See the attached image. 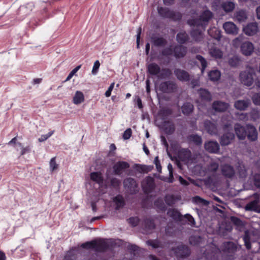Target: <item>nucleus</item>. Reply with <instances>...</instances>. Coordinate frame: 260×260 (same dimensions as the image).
<instances>
[{"label": "nucleus", "mask_w": 260, "mask_h": 260, "mask_svg": "<svg viewBox=\"0 0 260 260\" xmlns=\"http://www.w3.org/2000/svg\"><path fill=\"white\" fill-rule=\"evenodd\" d=\"M235 134L239 140H244L246 138L251 142H254L257 139V132L252 124H248L245 126L236 123L234 125Z\"/></svg>", "instance_id": "obj_1"}, {"label": "nucleus", "mask_w": 260, "mask_h": 260, "mask_svg": "<svg viewBox=\"0 0 260 260\" xmlns=\"http://www.w3.org/2000/svg\"><path fill=\"white\" fill-rule=\"evenodd\" d=\"M213 16L212 12L210 10L207 9L201 13L198 18L188 20L187 23L190 26L201 27L203 30H205Z\"/></svg>", "instance_id": "obj_2"}, {"label": "nucleus", "mask_w": 260, "mask_h": 260, "mask_svg": "<svg viewBox=\"0 0 260 260\" xmlns=\"http://www.w3.org/2000/svg\"><path fill=\"white\" fill-rule=\"evenodd\" d=\"M157 12L162 18L169 19L174 22L180 21L182 17L180 12L173 11L167 7H158Z\"/></svg>", "instance_id": "obj_3"}, {"label": "nucleus", "mask_w": 260, "mask_h": 260, "mask_svg": "<svg viewBox=\"0 0 260 260\" xmlns=\"http://www.w3.org/2000/svg\"><path fill=\"white\" fill-rule=\"evenodd\" d=\"M171 114V111L169 109H165L161 111L159 115L161 116V119L164 120L162 127L165 132L167 134L171 135L175 131V126L172 121L166 120L167 117Z\"/></svg>", "instance_id": "obj_4"}, {"label": "nucleus", "mask_w": 260, "mask_h": 260, "mask_svg": "<svg viewBox=\"0 0 260 260\" xmlns=\"http://www.w3.org/2000/svg\"><path fill=\"white\" fill-rule=\"evenodd\" d=\"M123 187L132 195L138 192L139 188L138 184L135 179L128 177L123 180Z\"/></svg>", "instance_id": "obj_5"}, {"label": "nucleus", "mask_w": 260, "mask_h": 260, "mask_svg": "<svg viewBox=\"0 0 260 260\" xmlns=\"http://www.w3.org/2000/svg\"><path fill=\"white\" fill-rule=\"evenodd\" d=\"M177 85L173 81H165L161 82L158 85V90L164 93H172L177 90Z\"/></svg>", "instance_id": "obj_6"}, {"label": "nucleus", "mask_w": 260, "mask_h": 260, "mask_svg": "<svg viewBox=\"0 0 260 260\" xmlns=\"http://www.w3.org/2000/svg\"><path fill=\"white\" fill-rule=\"evenodd\" d=\"M254 76L255 73L253 69L252 68L242 71L240 74L241 82L242 84L247 86H250L252 85Z\"/></svg>", "instance_id": "obj_7"}, {"label": "nucleus", "mask_w": 260, "mask_h": 260, "mask_svg": "<svg viewBox=\"0 0 260 260\" xmlns=\"http://www.w3.org/2000/svg\"><path fill=\"white\" fill-rule=\"evenodd\" d=\"M141 187L145 194L152 193L155 187V179L151 176H146L141 182Z\"/></svg>", "instance_id": "obj_8"}, {"label": "nucleus", "mask_w": 260, "mask_h": 260, "mask_svg": "<svg viewBox=\"0 0 260 260\" xmlns=\"http://www.w3.org/2000/svg\"><path fill=\"white\" fill-rule=\"evenodd\" d=\"M175 256L177 257L184 258L188 257L190 254V250L185 245H180L173 248Z\"/></svg>", "instance_id": "obj_9"}, {"label": "nucleus", "mask_w": 260, "mask_h": 260, "mask_svg": "<svg viewBox=\"0 0 260 260\" xmlns=\"http://www.w3.org/2000/svg\"><path fill=\"white\" fill-rule=\"evenodd\" d=\"M94 250L97 252H103L106 251L110 247L108 240L99 238L94 240Z\"/></svg>", "instance_id": "obj_10"}, {"label": "nucleus", "mask_w": 260, "mask_h": 260, "mask_svg": "<svg viewBox=\"0 0 260 260\" xmlns=\"http://www.w3.org/2000/svg\"><path fill=\"white\" fill-rule=\"evenodd\" d=\"M222 175L226 178H233L235 175V170L233 166L224 164L221 166Z\"/></svg>", "instance_id": "obj_11"}, {"label": "nucleus", "mask_w": 260, "mask_h": 260, "mask_svg": "<svg viewBox=\"0 0 260 260\" xmlns=\"http://www.w3.org/2000/svg\"><path fill=\"white\" fill-rule=\"evenodd\" d=\"M254 50L253 44L249 41L242 42L240 45V51L246 56H250Z\"/></svg>", "instance_id": "obj_12"}, {"label": "nucleus", "mask_w": 260, "mask_h": 260, "mask_svg": "<svg viewBox=\"0 0 260 260\" xmlns=\"http://www.w3.org/2000/svg\"><path fill=\"white\" fill-rule=\"evenodd\" d=\"M174 74L177 79L182 82H188L190 79V75L185 70L176 68L174 71Z\"/></svg>", "instance_id": "obj_13"}, {"label": "nucleus", "mask_w": 260, "mask_h": 260, "mask_svg": "<svg viewBox=\"0 0 260 260\" xmlns=\"http://www.w3.org/2000/svg\"><path fill=\"white\" fill-rule=\"evenodd\" d=\"M187 52V47L182 45H176L173 47V55L176 59L183 58Z\"/></svg>", "instance_id": "obj_14"}, {"label": "nucleus", "mask_w": 260, "mask_h": 260, "mask_svg": "<svg viewBox=\"0 0 260 260\" xmlns=\"http://www.w3.org/2000/svg\"><path fill=\"white\" fill-rule=\"evenodd\" d=\"M129 164L125 161H118L113 166V173L115 175H120L121 171L129 168Z\"/></svg>", "instance_id": "obj_15"}, {"label": "nucleus", "mask_w": 260, "mask_h": 260, "mask_svg": "<svg viewBox=\"0 0 260 260\" xmlns=\"http://www.w3.org/2000/svg\"><path fill=\"white\" fill-rule=\"evenodd\" d=\"M205 150L210 153L217 154L219 152L220 147L216 141H210L204 144Z\"/></svg>", "instance_id": "obj_16"}, {"label": "nucleus", "mask_w": 260, "mask_h": 260, "mask_svg": "<svg viewBox=\"0 0 260 260\" xmlns=\"http://www.w3.org/2000/svg\"><path fill=\"white\" fill-rule=\"evenodd\" d=\"M235 138V134L232 132L223 134L219 138V142L222 146H228Z\"/></svg>", "instance_id": "obj_17"}, {"label": "nucleus", "mask_w": 260, "mask_h": 260, "mask_svg": "<svg viewBox=\"0 0 260 260\" xmlns=\"http://www.w3.org/2000/svg\"><path fill=\"white\" fill-rule=\"evenodd\" d=\"M244 33L248 36L254 35L258 31V25L256 22L248 23L243 27Z\"/></svg>", "instance_id": "obj_18"}, {"label": "nucleus", "mask_w": 260, "mask_h": 260, "mask_svg": "<svg viewBox=\"0 0 260 260\" xmlns=\"http://www.w3.org/2000/svg\"><path fill=\"white\" fill-rule=\"evenodd\" d=\"M223 27L228 34L236 35L238 33L239 29L232 22H226L223 25Z\"/></svg>", "instance_id": "obj_19"}, {"label": "nucleus", "mask_w": 260, "mask_h": 260, "mask_svg": "<svg viewBox=\"0 0 260 260\" xmlns=\"http://www.w3.org/2000/svg\"><path fill=\"white\" fill-rule=\"evenodd\" d=\"M143 226L145 232L149 233L155 229L156 227L154 219L151 217L144 218L143 221Z\"/></svg>", "instance_id": "obj_20"}, {"label": "nucleus", "mask_w": 260, "mask_h": 260, "mask_svg": "<svg viewBox=\"0 0 260 260\" xmlns=\"http://www.w3.org/2000/svg\"><path fill=\"white\" fill-rule=\"evenodd\" d=\"M167 215L176 221H183V216L177 209L170 208L168 210Z\"/></svg>", "instance_id": "obj_21"}, {"label": "nucleus", "mask_w": 260, "mask_h": 260, "mask_svg": "<svg viewBox=\"0 0 260 260\" xmlns=\"http://www.w3.org/2000/svg\"><path fill=\"white\" fill-rule=\"evenodd\" d=\"M204 127L208 134L211 135H215L217 134L218 131L216 125L210 120H205Z\"/></svg>", "instance_id": "obj_22"}, {"label": "nucleus", "mask_w": 260, "mask_h": 260, "mask_svg": "<svg viewBox=\"0 0 260 260\" xmlns=\"http://www.w3.org/2000/svg\"><path fill=\"white\" fill-rule=\"evenodd\" d=\"M198 93L202 101L210 102L212 100V94L207 89L200 88L198 90Z\"/></svg>", "instance_id": "obj_23"}, {"label": "nucleus", "mask_w": 260, "mask_h": 260, "mask_svg": "<svg viewBox=\"0 0 260 260\" xmlns=\"http://www.w3.org/2000/svg\"><path fill=\"white\" fill-rule=\"evenodd\" d=\"M229 107V104L225 102L216 101L212 104V108L216 112H223L225 111Z\"/></svg>", "instance_id": "obj_24"}, {"label": "nucleus", "mask_w": 260, "mask_h": 260, "mask_svg": "<svg viewBox=\"0 0 260 260\" xmlns=\"http://www.w3.org/2000/svg\"><path fill=\"white\" fill-rule=\"evenodd\" d=\"M237 175L239 178L245 179L247 176V170L244 164L238 161L236 166Z\"/></svg>", "instance_id": "obj_25"}, {"label": "nucleus", "mask_w": 260, "mask_h": 260, "mask_svg": "<svg viewBox=\"0 0 260 260\" xmlns=\"http://www.w3.org/2000/svg\"><path fill=\"white\" fill-rule=\"evenodd\" d=\"M191 151L188 149L182 148L178 152V158L182 161L187 162L191 157Z\"/></svg>", "instance_id": "obj_26"}, {"label": "nucleus", "mask_w": 260, "mask_h": 260, "mask_svg": "<svg viewBox=\"0 0 260 260\" xmlns=\"http://www.w3.org/2000/svg\"><path fill=\"white\" fill-rule=\"evenodd\" d=\"M148 73L152 76H158L161 71L160 67L155 62H151L148 65Z\"/></svg>", "instance_id": "obj_27"}, {"label": "nucleus", "mask_w": 260, "mask_h": 260, "mask_svg": "<svg viewBox=\"0 0 260 260\" xmlns=\"http://www.w3.org/2000/svg\"><path fill=\"white\" fill-rule=\"evenodd\" d=\"M200 28L196 27V28H193L190 32L192 38L197 42L202 41L203 39V34L202 31L200 29Z\"/></svg>", "instance_id": "obj_28"}, {"label": "nucleus", "mask_w": 260, "mask_h": 260, "mask_svg": "<svg viewBox=\"0 0 260 260\" xmlns=\"http://www.w3.org/2000/svg\"><path fill=\"white\" fill-rule=\"evenodd\" d=\"M113 201L115 204V209L119 210L125 205V202L123 196L120 194L116 195L113 198Z\"/></svg>", "instance_id": "obj_29"}, {"label": "nucleus", "mask_w": 260, "mask_h": 260, "mask_svg": "<svg viewBox=\"0 0 260 260\" xmlns=\"http://www.w3.org/2000/svg\"><path fill=\"white\" fill-rule=\"evenodd\" d=\"M90 177L91 180L96 182L99 185H102L103 184L104 178L100 172H91Z\"/></svg>", "instance_id": "obj_30"}, {"label": "nucleus", "mask_w": 260, "mask_h": 260, "mask_svg": "<svg viewBox=\"0 0 260 260\" xmlns=\"http://www.w3.org/2000/svg\"><path fill=\"white\" fill-rule=\"evenodd\" d=\"M34 7V5L32 3H29L26 5L21 6L19 7V12L20 14H24V16H27L30 14Z\"/></svg>", "instance_id": "obj_31"}, {"label": "nucleus", "mask_w": 260, "mask_h": 260, "mask_svg": "<svg viewBox=\"0 0 260 260\" xmlns=\"http://www.w3.org/2000/svg\"><path fill=\"white\" fill-rule=\"evenodd\" d=\"M251 234L248 230L244 231L243 240L244 245L247 250H250L251 248Z\"/></svg>", "instance_id": "obj_32"}, {"label": "nucleus", "mask_w": 260, "mask_h": 260, "mask_svg": "<svg viewBox=\"0 0 260 260\" xmlns=\"http://www.w3.org/2000/svg\"><path fill=\"white\" fill-rule=\"evenodd\" d=\"M151 42L157 47H162L167 44V41L164 38L158 36L152 37Z\"/></svg>", "instance_id": "obj_33"}, {"label": "nucleus", "mask_w": 260, "mask_h": 260, "mask_svg": "<svg viewBox=\"0 0 260 260\" xmlns=\"http://www.w3.org/2000/svg\"><path fill=\"white\" fill-rule=\"evenodd\" d=\"M208 77L210 81L212 82L218 81L221 77V73L218 70H213L208 73Z\"/></svg>", "instance_id": "obj_34"}, {"label": "nucleus", "mask_w": 260, "mask_h": 260, "mask_svg": "<svg viewBox=\"0 0 260 260\" xmlns=\"http://www.w3.org/2000/svg\"><path fill=\"white\" fill-rule=\"evenodd\" d=\"M153 167L151 166H147L145 165L135 164V169L140 173H147L151 170Z\"/></svg>", "instance_id": "obj_35"}, {"label": "nucleus", "mask_w": 260, "mask_h": 260, "mask_svg": "<svg viewBox=\"0 0 260 260\" xmlns=\"http://www.w3.org/2000/svg\"><path fill=\"white\" fill-rule=\"evenodd\" d=\"M188 39V36L185 31L179 32L176 35V40L180 45L185 44Z\"/></svg>", "instance_id": "obj_36"}, {"label": "nucleus", "mask_w": 260, "mask_h": 260, "mask_svg": "<svg viewBox=\"0 0 260 260\" xmlns=\"http://www.w3.org/2000/svg\"><path fill=\"white\" fill-rule=\"evenodd\" d=\"M193 109V105L188 102L184 103L181 107L182 113L186 116L189 115L192 112Z\"/></svg>", "instance_id": "obj_37"}, {"label": "nucleus", "mask_w": 260, "mask_h": 260, "mask_svg": "<svg viewBox=\"0 0 260 260\" xmlns=\"http://www.w3.org/2000/svg\"><path fill=\"white\" fill-rule=\"evenodd\" d=\"M221 8L226 13L231 12L235 9L234 3L231 1L223 2L221 4Z\"/></svg>", "instance_id": "obj_38"}, {"label": "nucleus", "mask_w": 260, "mask_h": 260, "mask_svg": "<svg viewBox=\"0 0 260 260\" xmlns=\"http://www.w3.org/2000/svg\"><path fill=\"white\" fill-rule=\"evenodd\" d=\"M241 63V58L237 55H234L229 58L228 63L233 68L238 67Z\"/></svg>", "instance_id": "obj_39"}, {"label": "nucleus", "mask_w": 260, "mask_h": 260, "mask_svg": "<svg viewBox=\"0 0 260 260\" xmlns=\"http://www.w3.org/2000/svg\"><path fill=\"white\" fill-rule=\"evenodd\" d=\"M210 55L216 59H221L223 57V52L217 47H212L210 49Z\"/></svg>", "instance_id": "obj_40"}, {"label": "nucleus", "mask_w": 260, "mask_h": 260, "mask_svg": "<svg viewBox=\"0 0 260 260\" xmlns=\"http://www.w3.org/2000/svg\"><path fill=\"white\" fill-rule=\"evenodd\" d=\"M84 95L80 91H76L73 97V103L75 105H79L84 102Z\"/></svg>", "instance_id": "obj_41"}, {"label": "nucleus", "mask_w": 260, "mask_h": 260, "mask_svg": "<svg viewBox=\"0 0 260 260\" xmlns=\"http://www.w3.org/2000/svg\"><path fill=\"white\" fill-rule=\"evenodd\" d=\"M154 205L160 211L165 212L167 210V207L164 203L163 200L160 198H157L154 201Z\"/></svg>", "instance_id": "obj_42"}, {"label": "nucleus", "mask_w": 260, "mask_h": 260, "mask_svg": "<svg viewBox=\"0 0 260 260\" xmlns=\"http://www.w3.org/2000/svg\"><path fill=\"white\" fill-rule=\"evenodd\" d=\"M248 102L244 100H238L235 102L234 106L236 109L240 111L246 110L248 106Z\"/></svg>", "instance_id": "obj_43"}, {"label": "nucleus", "mask_w": 260, "mask_h": 260, "mask_svg": "<svg viewBox=\"0 0 260 260\" xmlns=\"http://www.w3.org/2000/svg\"><path fill=\"white\" fill-rule=\"evenodd\" d=\"M188 140L193 142L197 145H201L202 143V139L198 134H191L187 137Z\"/></svg>", "instance_id": "obj_44"}, {"label": "nucleus", "mask_w": 260, "mask_h": 260, "mask_svg": "<svg viewBox=\"0 0 260 260\" xmlns=\"http://www.w3.org/2000/svg\"><path fill=\"white\" fill-rule=\"evenodd\" d=\"M247 17L245 11L243 10L236 12L235 14V18L239 22H244Z\"/></svg>", "instance_id": "obj_45"}, {"label": "nucleus", "mask_w": 260, "mask_h": 260, "mask_svg": "<svg viewBox=\"0 0 260 260\" xmlns=\"http://www.w3.org/2000/svg\"><path fill=\"white\" fill-rule=\"evenodd\" d=\"M202 242V237L200 236L193 235L190 236L189 238V242L192 246H198Z\"/></svg>", "instance_id": "obj_46"}, {"label": "nucleus", "mask_w": 260, "mask_h": 260, "mask_svg": "<svg viewBox=\"0 0 260 260\" xmlns=\"http://www.w3.org/2000/svg\"><path fill=\"white\" fill-rule=\"evenodd\" d=\"M231 221L233 223L235 226H236L237 229H241L244 226V224L242 220L234 216H232L230 218Z\"/></svg>", "instance_id": "obj_47"}, {"label": "nucleus", "mask_w": 260, "mask_h": 260, "mask_svg": "<svg viewBox=\"0 0 260 260\" xmlns=\"http://www.w3.org/2000/svg\"><path fill=\"white\" fill-rule=\"evenodd\" d=\"M196 58L200 62L202 66V68L201 69V72L202 73H204L205 69L207 66V62L206 59L204 57H203L202 55L200 54H197L196 56Z\"/></svg>", "instance_id": "obj_48"}, {"label": "nucleus", "mask_w": 260, "mask_h": 260, "mask_svg": "<svg viewBox=\"0 0 260 260\" xmlns=\"http://www.w3.org/2000/svg\"><path fill=\"white\" fill-rule=\"evenodd\" d=\"M172 74V71L169 69H163L160 74L158 76L159 79H164L170 77Z\"/></svg>", "instance_id": "obj_49"}, {"label": "nucleus", "mask_w": 260, "mask_h": 260, "mask_svg": "<svg viewBox=\"0 0 260 260\" xmlns=\"http://www.w3.org/2000/svg\"><path fill=\"white\" fill-rule=\"evenodd\" d=\"M225 249L228 252L236 250L237 249L236 245L232 241H228L224 243Z\"/></svg>", "instance_id": "obj_50"}, {"label": "nucleus", "mask_w": 260, "mask_h": 260, "mask_svg": "<svg viewBox=\"0 0 260 260\" xmlns=\"http://www.w3.org/2000/svg\"><path fill=\"white\" fill-rule=\"evenodd\" d=\"M121 184V181L120 179L115 177H113L110 179V185L115 189H118Z\"/></svg>", "instance_id": "obj_51"}, {"label": "nucleus", "mask_w": 260, "mask_h": 260, "mask_svg": "<svg viewBox=\"0 0 260 260\" xmlns=\"http://www.w3.org/2000/svg\"><path fill=\"white\" fill-rule=\"evenodd\" d=\"M94 240L87 241L86 242L83 243L81 245V247L83 248H85L86 249H93L94 250Z\"/></svg>", "instance_id": "obj_52"}, {"label": "nucleus", "mask_w": 260, "mask_h": 260, "mask_svg": "<svg viewBox=\"0 0 260 260\" xmlns=\"http://www.w3.org/2000/svg\"><path fill=\"white\" fill-rule=\"evenodd\" d=\"M128 223L131 224L132 227L137 226L140 221V219L138 217H131L128 219Z\"/></svg>", "instance_id": "obj_53"}, {"label": "nucleus", "mask_w": 260, "mask_h": 260, "mask_svg": "<svg viewBox=\"0 0 260 260\" xmlns=\"http://www.w3.org/2000/svg\"><path fill=\"white\" fill-rule=\"evenodd\" d=\"M183 216V219L185 218L188 221V223L192 226H194L196 224V221L194 218L190 214L187 213Z\"/></svg>", "instance_id": "obj_54"}, {"label": "nucleus", "mask_w": 260, "mask_h": 260, "mask_svg": "<svg viewBox=\"0 0 260 260\" xmlns=\"http://www.w3.org/2000/svg\"><path fill=\"white\" fill-rule=\"evenodd\" d=\"M193 201L196 204H202L204 205H207L209 203L207 200L203 199L198 196H196L193 198Z\"/></svg>", "instance_id": "obj_55"}, {"label": "nucleus", "mask_w": 260, "mask_h": 260, "mask_svg": "<svg viewBox=\"0 0 260 260\" xmlns=\"http://www.w3.org/2000/svg\"><path fill=\"white\" fill-rule=\"evenodd\" d=\"M253 184L257 188H260V174L255 173L253 176Z\"/></svg>", "instance_id": "obj_56"}, {"label": "nucleus", "mask_w": 260, "mask_h": 260, "mask_svg": "<svg viewBox=\"0 0 260 260\" xmlns=\"http://www.w3.org/2000/svg\"><path fill=\"white\" fill-rule=\"evenodd\" d=\"M219 168V164L217 162H211L208 166V169L209 172L214 173Z\"/></svg>", "instance_id": "obj_57"}, {"label": "nucleus", "mask_w": 260, "mask_h": 260, "mask_svg": "<svg viewBox=\"0 0 260 260\" xmlns=\"http://www.w3.org/2000/svg\"><path fill=\"white\" fill-rule=\"evenodd\" d=\"M161 54L162 56L168 57L173 54V49L171 47H167L162 50Z\"/></svg>", "instance_id": "obj_58"}, {"label": "nucleus", "mask_w": 260, "mask_h": 260, "mask_svg": "<svg viewBox=\"0 0 260 260\" xmlns=\"http://www.w3.org/2000/svg\"><path fill=\"white\" fill-rule=\"evenodd\" d=\"M100 67V62L99 60H97L94 62L91 71V73L93 75H96L98 74Z\"/></svg>", "instance_id": "obj_59"}, {"label": "nucleus", "mask_w": 260, "mask_h": 260, "mask_svg": "<svg viewBox=\"0 0 260 260\" xmlns=\"http://www.w3.org/2000/svg\"><path fill=\"white\" fill-rule=\"evenodd\" d=\"M50 169L51 171L56 170L58 167V165L56 163L55 157H52L49 162Z\"/></svg>", "instance_id": "obj_60"}, {"label": "nucleus", "mask_w": 260, "mask_h": 260, "mask_svg": "<svg viewBox=\"0 0 260 260\" xmlns=\"http://www.w3.org/2000/svg\"><path fill=\"white\" fill-rule=\"evenodd\" d=\"M252 99L254 105L260 106V93H255L253 95Z\"/></svg>", "instance_id": "obj_61"}, {"label": "nucleus", "mask_w": 260, "mask_h": 260, "mask_svg": "<svg viewBox=\"0 0 260 260\" xmlns=\"http://www.w3.org/2000/svg\"><path fill=\"white\" fill-rule=\"evenodd\" d=\"M132 135V131L131 128H127L123 134V138L124 140H128Z\"/></svg>", "instance_id": "obj_62"}, {"label": "nucleus", "mask_w": 260, "mask_h": 260, "mask_svg": "<svg viewBox=\"0 0 260 260\" xmlns=\"http://www.w3.org/2000/svg\"><path fill=\"white\" fill-rule=\"evenodd\" d=\"M154 164L155 165L156 170L158 172H161V166L158 156H156L154 159Z\"/></svg>", "instance_id": "obj_63"}, {"label": "nucleus", "mask_w": 260, "mask_h": 260, "mask_svg": "<svg viewBox=\"0 0 260 260\" xmlns=\"http://www.w3.org/2000/svg\"><path fill=\"white\" fill-rule=\"evenodd\" d=\"M81 65L77 66L68 75L66 81L69 80L75 74V73L81 68Z\"/></svg>", "instance_id": "obj_64"}]
</instances>
